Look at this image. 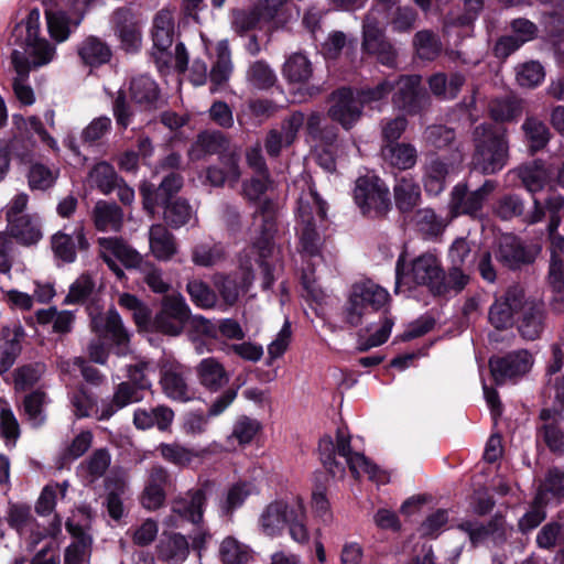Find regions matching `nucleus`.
<instances>
[{"instance_id":"f257e3e1","label":"nucleus","mask_w":564,"mask_h":564,"mask_svg":"<svg viewBox=\"0 0 564 564\" xmlns=\"http://www.w3.org/2000/svg\"><path fill=\"white\" fill-rule=\"evenodd\" d=\"M183 185V175L175 171L166 174L158 186L147 181L141 183L139 193L142 197L143 209L154 216L156 208L161 207L163 208V219L169 227L173 229L183 227L192 216V206L188 200L177 196Z\"/></svg>"},{"instance_id":"f03ea898","label":"nucleus","mask_w":564,"mask_h":564,"mask_svg":"<svg viewBox=\"0 0 564 564\" xmlns=\"http://www.w3.org/2000/svg\"><path fill=\"white\" fill-rule=\"evenodd\" d=\"M471 165L484 175L505 169L510 159L508 129L494 123H480L473 132Z\"/></svg>"},{"instance_id":"7ed1b4c3","label":"nucleus","mask_w":564,"mask_h":564,"mask_svg":"<svg viewBox=\"0 0 564 564\" xmlns=\"http://www.w3.org/2000/svg\"><path fill=\"white\" fill-rule=\"evenodd\" d=\"M258 206L253 217L260 216L262 224L259 236L253 240L250 252L256 257V262L262 273V290H271L274 282V265L269 262L274 251V237L278 232L276 208L271 198L257 202Z\"/></svg>"},{"instance_id":"20e7f679","label":"nucleus","mask_w":564,"mask_h":564,"mask_svg":"<svg viewBox=\"0 0 564 564\" xmlns=\"http://www.w3.org/2000/svg\"><path fill=\"white\" fill-rule=\"evenodd\" d=\"M40 17L39 8L30 9L26 18L14 25L10 37L12 44L29 53L31 68L50 64L56 55L55 45L40 36Z\"/></svg>"},{"instance_id":"39448f33","label":"nucleus","mask_w":564,"mask_h":564,"mask_svg":"<svg viewBox=\"0 0 564 564\" xmlns=\"http://www.w3.org/2000/svg\"><path fill=\"white\" fill-rule=\"evenodd\" d=\"M389 300V293L370 281L355 283L343 306V321L350 327H357L365 316L380 312Z\"/></svg>"},{"instance_id":"423d86ee","label":"nucleus","mask_w":564,"mask_h":564,"mask_svg":"<svg viewBox=\"0 0 564 564\" xmlns=\"http://www.w3.org/2000/svg\"><path fill=\"white\" fill-rule=\"evenodd\" d=\"M443 273L440 258L433 252H424L406 262L405 252H402L395 263V292L402 283L426 286L433 295L434 285Z\"/></svg>"},{"instance_id":"0eeeda50","label":"nucleus","mask_w":564,"mask_h":564,"mask_svg":"<svg viewBox=\"0 0 564 564\" xmlns=\"http://www.w3.org/2000/svg\"><path fill=\"white\" fill-rule=\"evenodd\" d=\"M354 202L360 213L369 218H382L391 209L390 191L376 174H366L355 181Z\"/></svg>"},{"instance_id":"6e6552de","label":"nucleus","mask_w":564,"mask_h":564,"mask_svg":"<svg viewBox=\"0 0 564 564\" xmlns=\"http://www.w3.org/2000/svg\"><path fill=\"white\" fill-rule=\"evenodd\" d=\"M497 187L498 182L496 180H486L474 191L469 189L467 183H457L451 192V215L453 217L468 216L473 220H482L485 218V204Z\"/></svg>"},{"instance_id":"1a4fd4ad","label":"nucleus","mask_w":564,"mask_h":564,"mask_svg":"<svg viewBox=\"0 0 564 564\" xmlns=\"http://www.w3.org/2000/svg\"><path fill=\"white\" fill-rule=\"evenodd\" d=\"M361 51L388 68L397 67L398 50L387 37L379 19L372 13L366 14L362 21Z\"/></svg>"},{"instance_id":"9d476101","label":"nucleus","mask_w":564,"mask_h":564,"mask_svg":"<svg viewBox=\"0 0 564 564\" xmlns=\"http://www.w3.org/2000/svg\"><path fill=\"white\" fill-rule=\"evenodd\" d=\"M327 101L329 104L327 117L346 131L351 130L362 118L364 109L351 86H340L334 89Z\"/></svg>"},{"instance_id":"9b49d317","label":"nucleus","mask_w":564,"mask_h":564,"mask_svg":"<svg viewBox=\"0 0 564 564\" xmlns=\"http://www.w3.org/2000/svg\"><path fill=\"white\" fill-rule=\"evenodd\" d=\"M191 318V308L181 295H165L153 317V329L169 336L180 335Z\"/></svg>"},{"instance_id":"f8f14e48","label":"nucleus","mask_w":564,"mask_h":564,"mask_svg":"<svg viewBox=\"0 0 564 564\" xmlns=\"http://www.w3.org/2000/svg\"><path fill=\"white\" fill-rule=\"evenodd\" d=\"M546 319L547 311L544 302L524 294L514 323L521 338L530 341L541 338Z\"/></svg>"},{"instance_id":"ddd939ff","label":"nucleus","mask_w":564,"mask_h":564,"mask_svg":"<svg viewBox=\"0 0 564 564\" xmlns=\"http://www.w3.org/2000/svg\"><path fill=\"white\" fill-rule=\"evenodd\" d=\"M395 83L392 100L397 108L410 116L421 113L430 101L429 94L421 85V76H400Z\"/></svg>"},{"instance_id":"4468645a","label":"nucleus","mask_w":564,"mask_h":564,"mask_svg":"<svg viewBox=\"0 0 564 564\" xmlns=\"http://www.w3.org/2000/svg\"><path fill=\"white\" fill-rule=\"evenodd\" d=\"M90 243L85 234L83 223L75 226H64L51 237V248L55 259L63 263H74L77 251H88Z\"/></svg>"},{"instance_id":"2eb2a0df","label":"nucleus","mask_w":564,"mask_h":564,"mask_svg":"<svg viewBox=\"0 0 564 564\" xmlns=\"http://www.w3.org/2000/svg\"><path fill=\"white\" fill-rule=\"evenodd\" d=\"M540 251V247L528 246L516 235L509 234L500 238L496 258L503 267L514 271L532 264Z\"/></svg>"},{"instance_id":"dca6fc26","label":"nucleus","mask_w":564,"mask_h":564,"mask_svg":"<svg viewBox=\"0 0 564 564\" xmlns=\"http://www.w3.org/2000/svg\"><path fill=\"white\" fill-rule=\"evenodd\" d=\"M532 364V355L527 349H520L501 357H491L489 369L495 384L502 386L508 380L522 377L529 372Z\"/></svg>"},{"instance_id":"f3484780","label":"nucleus","mask_w":564,"mask_h":564,"mask_svg":"<svg viewBox=\"0 0 564 564\" xmlns=\"http://www.w3.org/2000/svg\"><path fill=\"white\" fill-rule=\"evenodd\" d=\"M111 23L120 48L128 54L138 53L142 44V31L134 13L128 8H119L113 12Z\"/></svg>"},{"instance_id":"a211bd4d","label":"nucleus","mask_w":564,"mask_h":564,"mask_svg":"<svg viewBox=\"0 0 564 564\" xmlns=\"http://www.w3.org/2000/svg\"><path fill=\"white\" fill-rule=\"evenodd\" d=\"M524 295L519 285L507 289L505 294L495 300L488 313L489 323L499 330L507 329L516 323V317Z\"/></svg>"},{"instance_id":"6ab92c4d","label":"nucleus","mask_w":564,"mask_h":564,"mask_svg":"<svg viewBox=\"0 0 564 564\" xmlns=\"http://www.w3.org/2000/svg\"><path fill=\"white\" fill-rule=\"evenodd\" d=\"M212 484L206 480L199 487L189 489L184 497L173 501V513L194 525L204 523V513L207 506V494Z\"/></svg>"},{"instance_id":"aec40b11","label":"nucleus","mask_w":564,"mask_h":564,"mask_svg":"<svg viewBox=\"0 0 564 564\" xmlns=\"http://www.w3.org/2000/svg\"><path fill=\"white\" fill-rule=\"evenodd\" d=\"M533 203L534 210L524 214L525 205L522 197L516 193H506L495 200L492 212L501 220H511L523 216L525 223L536 224L544 217V208L534 197Z\"/></svg>"},{"instance_id":"412c9836","label":"nucleus","mask_w":564,"mask_h":564,"mask_svg":"<svg viewBox=\"0 0 564 564\" xmlns=\"http://www.w3.org/2000/svg\"><path fill=\"white\" fill-rule=\"evenodd\" d=\"M173 479L169 470L161 465H153L149 470L148 480L141 496V503L148 510H158L166 499Z\"/></svg>"},{"instance_id":"4be33fe9","label":"nucleus","mask_w":564,"mask_h":564,"mask_svg":"<svg viewBox=\"0 0 564 564\" xmlns=\"http://www.w3.org/2000/svg\"><path fill=\"white\" fill-rule=\"evenodd\" d=\"M458 529L468 534L474 547L478 546L489 536H494L496 543H505L507 541L505 517L500 512L494 514L486 524L465 520L458 524Z\"/></svg>"},{"instance_id":"5701e85b","label":"nucleus","mask_w":564,"mask_h":564,"mask_svg":"<svg viewBox=\"0 0 564 564\" xmlns=\"http://www.w3.org/2000/svg\"><path fill=\"white\" fill-rule=\"evenodd\" d=\"M129 96L144 111L156 110L163 105L160 86L149 75H139L130 79Z\"/></svg>"},{"instance_id":"b1692460","label":"nucleus","mask_w":564,"mask_h":564,"mask_svg":"<svg viewBox=\"0 0 564 564\" xmlns=\"http://www.w3.org/2000/svg\"><path fill=\"white\" fill-rule=\"evenodd\" d=\"M143 398L144 395L141 389L134 387L132 383L122 381L116 387L110 400L101 401L100 410H96V417L98 421H108L119 410L129 404L140 402Z\"/></svg>"},{"instance_id":"393cba45","label":"nucleus","mask_w":564,"mask_h":564,"mask_svg":"<svg viewBox=\"0 0 564 564\" xmlns=\"http://www.w3.org/2000/svg\"><path fill=\"white\" fill-rule=\"evenodd\" d=\"M76 53L83 65L99 68L112 58L110 45L97 35H87L76 45Z\"/></svg>"},{"instance_id":"a878e982","label":"nucleus","mask_w":564,"mask_h":564,"mask_svg":"<svg viewBox=\"0 0 564 564\" xmlns=\"http://www.w3.org/2000/svg\"><path fill=\"white\" fill-rule=\"evenodd\" d=\"M174 411L167 405H158L152 409L138 408L133 412V424L137 430L145 431L156 427L160 432L171 429Z\"/></svg>"},{"instance_id":"bb28decb","label":"nucleus","mask_w":564,"mask_h":564,"mask_svg":"<svg viewBox=\"0 0 564 564\" xmlns=\"http://www.w3.org/2000/svg\"><path fill=\"white\" fill-rule=\"evenodd\" d=\"M196 375L200 386L210 393L220 391L229 382V373L214 357L202 359L196 367Z\"/></svg>"},{"instance_id":"cd10ccee","label":"nucleus","mask_w":564,"mask_h":564,"mask_svg":"<svg viewBox=\"0 0 564 564\" xmlns=\"http://www.w3.org/2000/svg\"><path fill=\"white\" fill-rule=\"evenodd\" d=\"M10 57L17 73L12 84L13 91L22 105L31 106L35 101L33 89L31 86L23 84L29 78L31 72L30 59L23 52L18 50H13Z\"/></svg>"},{"instance_id":"c85d7f7f","label":"nucleus","mask_w":564,"mask_h":564,"mask_svg":"<svg viewBox=\"0 0 564 564\" xmlns=\"http://www.w3.org/2000/svg\"><path fill=\"white\" fill-rule=\"evenodd\" d=\"M25 332L21 325H17L13 329L3 326L1 337L4 339L0 346V375L6 373L14 365L17 358L22 351L21 340Z\"/></svg>"},{"instance_id":"c756f323","label":"nucleus","mask_w":564,"mask_h":564,"mask_svg":"<svg viewBox=\"0 0 564 564\" xmlns=\"http://www.w3.org/2000/svg\"><path fill=\"white\" fill-rule=\"evenodd\" d=\"M189 554V543L185 535L163 532L158 544V555L170 564L183 563Z\"/></svg>"},{"instance_id":"7c9ffc66","label":"nucleus","mask_w":564,"mask_h":564,"mask_svg":"<svg viewBox=\"0 0 564 564\" xmlns=\"http://www.w3.org/2000/svg\"><path fill=\"white\" fill-rule=\"evenodd\" d=\"M452 163L447 158L432 156L424 171V189L427 194L437 196L445 189L446 178L449 174Z\"/></svg>"},{"instance_id":"2f4dec72","label":"nucleus","mask_w":564,"mask_h":564,"mask_svg":"<svg viewBox=\"0 0 564 564\" xmlns=\"http://www.w3.org/2000/svg\"><path fill=\"white\" fill-rule=\"evenodd\" d=\"M427 83L432 94L436 98L453 100L460 93L466 83V77L460 72H454L449 75L440 72L431 75Z\"/></svg>"},{"instance_id":"473e14b6","label":"nucleus","mask_w":564,"mask_h":564,"mask_svg":"<svg viewBox=\"0 0 564 564\" xmlns=\"http://www.w3.org/2000/svg\"><path fill=\"white\" fill-rule=\"evenodd\" d=\"M45 19L48 34L57 43L67 41L73 30L82 22V18L73 20L69 13L62 9H46Z\"/></svg>"},{"instance_id":"72a5a7b5","label":"nucleus","mask_w":564,"mask_h":564,"mask_svg":"<svg viewBox=\"0 0 564 564\" xmlns=\"http://www.w3.org/2000/svg\"><path fill=\"white\" fill-rule=\"evenodd\" d=\"M521 129L528 151L532 155L546 148L552 137L547 124L535 117H527Z\"/></svg>"},{"instance_id":"f704fd0d","label":"nucleus","mask_w":564,"mask_h":564,"mask_svg":"<svg viewBox=\"0 0 564 564\" xmlns=\"http://www.w3.org/2000/svg\"><path fill=\"white\" fill-rule=\"evenodd\" d=\"M149 241L151 252L158 260H170L176 253L175 238L162 224L151 226Z\"/></svg>"},{"instance_id":"c9c22d12","label":"nucleus","mask_w":564,"mask_h":564,"mask_svg":"<svg viewBox=\"0 0 564 564\" xmlns=\"http://www.w3.org/2000/svg\"><path fill=\"white\" fill-rule=\"evenodd\" d=\"M98 336L109 337L116 345H124L129 341V334L123 326L122 319L116 308H110L107 315L91 329Z\"/></svg>"},{"instance_id":"e433bc0d","label":"nucleus","mask_w":564,"mask_h":564,"mask_svg":"<svg viewBox=\"0 0 564 564\" xmlns=\"http://www.w3.org/2000/svg\"><path fill=\"white\" fill-rule=\"evenodd\" d=\"M393 194L395 206L401 214L411 213L421 200V187L412 178L398 180Z\"/></svg>"},{"instance_id":"4c0bfd02","label":"nucleus","mask_w":564,"mask_h":564,"mask_svg":"<svg viewBox=\"0 0 564 564\" xmlns=\"http://www.w3.org/2000/svg\"><path fill=\"white\" fill-rule=\"evenodd\" d=\"M395 89V83L389 78L379 82L375 86H365L355 88L362 109L369 107L379 109L380 105L386 104L389 95Z\"/></svg>"},{"instance_id":"58836bf2","label":"nucleus","mask_w":564,"mask_h":564,"mask_svg":"<svg viewBox=\"0 0 564 564\" xmlns=\"http://www.w3.org/2000/svg\"><path fill=\"white\" fill-rule=\"evenodd\" d=\"M293 506L283 501L271 502L261 514V525L269 535L278 534L286 524Z\"/></svg>"},{"instance_id":"ea45409f","label":"nucleus","mask_w":564,"mask_h":564,"mask_svg":"<svg viewBox=\"0 0 564 564\" xmlns=\"http://www.w3.org/2000/svg\"><path fill=\"white\" fill-rule=\"evenodd\" d=\"M469 283V275L464 269L458 267H449L447 272L443 269L437 284L434 285L433 296H446L449 293H460Z\"/></svg>"},{"instance_id":"a19ab883","label":"nucleus","mask_w":564,"mask_h":564,"mask_svg":"<svg viewBox=\"0 0 564 564\" xmlns=\"http://www.w3.org/2000/svg\"><path fill=\"white\" fill-rule=\"evenodd\" d=\"M99 245L118 259L127 269L137 268L142 263L141 254L128 246L121 238H99Z\"/></svg>"},{"instance_id":"79ce46f5","label":"nucleus","mask_w":564,"mask_h":564,"mask_svg":"<svg viewBox=\"0 0 564 564\" xmlns=\"http://www.w3.org/2000/svg\"><path fill=\"white\" fill-rule=\"evenodd\" d=\"M382 154L390 164L399 170L412 169L417 160V151L410 143L386 144Z\"/></svg>"},{"instance_id":"37998d69","label":"nucleus","mask_w":564,"mask_h":564,"mask_svg":"<svg viewBox=\"0 0 564 564\" xmlns=\"http://www.w3.org/2000/svg\"><path fill=\"white\" fill-rule=\"evenodd\" d=\"M160 384L164 394L174 401L187 402L192 400L188 384L181 372L172 369L163 371Z\"/></svg>"},{"instance_id":"c03bdc74","label":"nucleus","mask_w":564,"mask_h":564,"mask_svg":"<svg viewBox=\"0 0 564 564\" xmlns=\"http://www.w3.org/2000/svg\"><path fill=\"white\" fill-rule=\"evenodd\" d=\"M522 115L521 102L512 97L492 99L489 104V116L496 123L517 121Z\"/></svg>"},{"instance_id":"a18cd8bd","label":"nucleus","mask_w":564,"mask_h":564,"mask_svg":"<svg viewBox=\"0 0 564 564\" xmlns=\"http://www.w3.org/2000/svg\"><path fill=\"white\" fill-rule=\"evenodd\" d=\"M379 324L380 327L378 330H376L373 334L368 336L367 338H364L361 335L362 329L359 332L358 336V345H357V351L359 352H366L370 350L373 347H378L383 345L390 337L392 327L394 325V317L391 316V314L388 312V310H384L379 317Z\"/></svg>"},{"instance_id":"49530a36","label":"nucleus","mask_w":564,"mask_h":564,"mask_svg":"<svg viewBox=\"0 0 564 564\" xmlns=\"http://www.w3.org/2000/svg\"><path fill=\"white\" fill-rule=\"evenodd\" d=\"M412 221L414 229L424 239L437 238L442 235L445 227L442 219L431 208L416 210L413 215Z\"/></svg>"},{"instance_id":"de8ad7c7","label":"nucleus","mask_w":564,"mask_h":564,"mask_svg":"<svg viewBox=\"0 0 564 564\" xmlns=\"http://www.w3.org/2000/svg\"><path fill=\"white\" fill-rule=\"evenodd\" d=\"M10 236L15 241L23 246H31L37 243L42 238V232L39 226L32 223L29 215L20 216L19 219L8 224Z\"/></svg>"},{"instance_id":"09e8293b","label":"nucleus","mask_w":564,"mask_h":564,"mask_svg":"<svg viewBox=\"0 0 564 564\" xmlns=\"http://www.w3.org/2000/svg\"><path fill=\"white\" fill-rule=\"evenodd\" d=\"M250 487L251 485L247 481H238L228 488L225 498L219 502L223 517L232 518L235 511L241 508L251 495Z\"/></svg>"},{"instance_id":"8fccbe9b","label":"nucleus","mask_w":564,"mask_h":564,"mask_svg":"<svg viewBox=\"0 0 564 564\" xmlns=\"http://www.w3.org/2000/svg\"><path fill=\"white\" fill-rule=\"evenodd\" d=\"M518 177L524 188L534 194L541 191L546 183V170L542 161H533L518 167Z\"/></svg>"},{"instance_id":"3c124183","label":"nucleus","mask_w":564,"mask_h":564,"mask_svg":"<svg viewBox=\"0 0 564 564\" xmlns=\"http://www.w3.org/2000/svg\"><path fill=\"white\" fill-rule=\"evenodd\" d=\"M282 72L290 83H306L312 77L313 67L305 55L294 53L285 61Z\"/></svg>"},{"instance_id":"603ef678","label":"nucleus","mask_w":564,"mask_h":564,"mask_svg":"<svg viewBox=\"0 0 564 564\" xmlns=\"http://www.w3.org/2000/svg\"><path fill=\"white\" fill-rule=\"evenodd\" d=\"M96 283L89 273L80 274L69 286L64 305H83L95 295Z\"/></svg>"},{"instance_id":"864d4df0","label":"nucleus","mask_w":564,"mask_h":564,"mask_svg":"<svg viewBox=\"0 0 564 564\" xmlns=\"http://www.w3.org/2000/svg\"><path fill=\"white\" fill-rule=\"evenodd\" d=\"M250 549L234 536H227L219 546V558L223 564H248L251 560Z\"/></svg>"},{"instance_id":"5fc2aeb1","label":"nucleus","mask_w":564,"mask_h":564,"mask_svg":"<svg viewBox=\"0 0 564 564\" xmlns=\"http://www.w3.org/2000/svg\"><path fill=\"white\" fill-rule=\"evenodd\" d=\"M413 46L419 58L424 61L436 59L442 51L437 35L431 30L416 32L413 37Z\"/></svg>"},{"instance_id":"6e6d98bb","label":"nucleus","mask_w":564,"mask_h":564,"mask_svg":"<svg viewBox=\"0 0 564 564\" xmlns=\"http://www.w3.org/2000/svg\"><path fill=\"white\" fill-rule=\"evenodd\" d=\"M90 178L96 187L106 195L117 188L119 182H123L122 178H119L115 167L106 161H101L93 167Z\"/></svg>"},{"instance_id":"4d7b16f0","label":"nucleus","mask_w":564,"mask_h":564,"mask_svg":"<svg viewBox=\"0 0 564 564\" xmlns=\"http://www.w3.org/2000/svg\"><path fill=\"white\" fill-rule=\"evenodd\" d=\"M94 223L99 231L109 227L119 229L122 223V209L115 203H98L94 209Z\"/></svg>"},{"instance_id":"13d9d810","label":"nucleus","mask_w":564,"mask_h":564,"mask_svg":"<svg viewBox=\"0 0 564 564\" xmlns=\"http://www.w3.org/2000/svg\"><path fill=\"white\" fill-rule=\"evenodd\" d=\"M26 177L31 191H47L56 183L58 171L54 172L47 165L35 162L30 165Z\"/></svg>"},{"instance_id":"bf43d9fd","label":"nucleus","mask_w":564,"mask_h":564,"mask_svg":"<svg viewBox=\"0 0 564 564\" xmlns=\"http://www.w3.org/2000/svg\"><path fill=\"white\" fill-rule=\"evenodd\" d=\"M301 252L311 258L322 254V239L316 228L314 218L311 216L303 221L300 232Z\"/></svg>"},{"instance_id":"052dcab7","label":"nucleus","mask_w":564,"mask_h":564,"mask_svg":"<svg viewBox=\"0 0 564 564\" xmlns=\"http://www.w3.org/2000/svg\"><path fill=\"white\" fill-rule=\"evenodd\" d=\"M152 40L153 48H155L160 55H166L167 59H170L171 53H169V48L173 43V26L170 25L160 13L155 15L153 21Z\"/></svg>"},{"instance_id":"680f3d73","label":"nucleus","mask_w":564,"mask_h":564,"mask_svg":"<svg viewBox=\"0 0 564 564\" xmlns=\"http://www.w3.org/2000/svg\"><path fill=\"white\" fill-rule=\"evenodd\" d=\"M417 18V11L413 7L399 6L391 13L389 24L395 33H410L416 28Z\"/></svg>"},{"instance_id":"e2e57ef3","label":"nucleus","mask_w":564,"mask_h":564,"mask_svg":"<svg viewBox=\"0 0 564 564\" xmlns=\"http://www.w3.org/2000/svg\"><path fill=\"white\" fill-rule=\"evenodd\" d=\"M318 453L323 466L333 477L345 474V466L336 459L335 443L329 435L319 440Z\"/></svg>"},{"instance_id":"0e129e2a","label":"nucleus","mask_w":564,"mask_h":564,"mask_svg":"<svg viewBox=\"0 0 564 564\" xmlns=\"http://www.w3.org/2000/svg\"><path fill=\"white\" fill-rule=\"evenodd\" d=\"M424 139L427 145L443 150L451 148L456 139V132L453 128L444 124H433L425 129Z\"/></svg>"},{"instance_id":"69168bd1","label":"nucleus","mask_w":564,"mask_h":564,"mask_svg":"<svg viewBox=\"0 0 564 564\" xmlns=\"http://www.w3.org/2000/svg\"><path fill=\"white\" fill-rule=\"evenodd\" d=\"M158 451L166 462L177 467L188 466L194 457H196L193 449L184 447L177 443H161L158 446Z\"/></svg>"},{"instance_id":"338daca9","label":"nucleus","mask_w":564,"mask_h":564,"mask_svg":"<svg viewBox=\"0 0 564 564\" xmlns=\"http://www.w3.org/2000/svg\"><path fill=\"white\" fill-rule=\"evenodd\" d=\"M306 513L302 502L293 505V511L290 512L288 522L291 538L299 543H306L310 539L308 530L305 524Z\"/></svg>"},{"instance_id":"774afa93","label":"nucleus","mask_w":564,"mask_h":564,"mask_svg":"<svg viewBox=\"0 0 564 564\" xmlns=\"http://www.w3.org/2000/svg\"><path fill=\"white\" fill-rule=\"evenodd\" d=\"M186 291L192 302L200 308H212L216 304V294L210 286L200 280L187 282Z\"/></svg>"}]
</instances>
